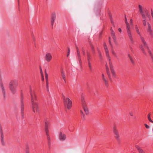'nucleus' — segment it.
<instances>
[{"mask_svg":"<svg viewBox=\"0 0 153 153\" xmlns=\"http://www.w3.org/2000/svg\"><path fill=\"white\" fill-rule=\"evenodd\" d=\"M138 7L139 12L142 16L143 25L146 26L147 24L148 27L146 29L147 31L149 34L151 36V38H153V30L152 28L151 25L149 22L146 23L147 18L149 20L150 19V16L149 11L146 9L143 10L142 7L140 5H139Z\"/></svg>","mask_w":153,"mask_h":153,"instance_id":"1","label":"nucleus"},{"mask_svg":"<svg viewBox=\"0 0 153 153\" xmlns=\"http://www.w3.org/2000/svg\"><path fill=\"white\" fill-rule=\"evenodd\" d=\"M104 47L105 51L106 56L108 57L109 60V64L110 69L111 71L112 76H111L110 72L109 70V68L107 64H106L105 65L106 69L107 71V74L110 80L112 81V79L115 78L116 77V74L115 71L114 70V66L112 63L111 61V59L109 54V52L106 45L105 43H104Z\"/></svg>","mask_w":153,"mask_h":153,"instance_id":"2","label":"nucleus"},{"mask_svg":"<svg viewBox=\"0 0 153 153\" xmlns=\"http://www.w3.org/2000/svg\"><path fill=\"white\" fill-rule=\"evenodd\" d=\"M30 89L33 111L34 113H38L39 111V103L36 102L37 100L36 95L34 91L32 90L31 86L30 87Z\"/></svg>","mask_w":153,"mask_h":153,"instance_id":"3","label":"nucleus"},{"mask_svg":"<svg viewBox=\"0 0 153 153\" xmlns=\"http://www.w3.org/2000/svg\"><path fill=\"white\" fill-rule=\"evenodd\" d=\"M125 22L126 25V31L130 41L131 43L133 44L134 43V39L131 33L129 24L127 22V20L126 16H125Z\"/></svg>","mask_w":153,"mask_h":153,"instance_id":"4","label":"nucleus"},{"mask_svg":"<svg viewBox=\"0 0 153 153\" xmlns=\"http://www.w3.org/2000/svg\"><path fill=\"white\" fill-rule=\"evenodd\" d=\"M64 105L68 109L71 108L72 106V102L68 98L66 97L63 95H62Z\"/></svg>","mask_w":153,"mask_h":153,"instance_id":"5","label":"nucleus"},{"mask_svg":"<svg viewBox=\"0 0 153 153\" xmlns=\"http://www.w3.org/2000/svg\"><path fill=\"white\" fill-rule=\"evenodd\" d=\"M18 85L17 81L13 80L11 81L9 83V88L13 94H15L16 92V87Z\"/></svg>","mask_w":153,"mask_h":153,"instance_id":"6","label":"nucleus"},{"mask_svg":"<svg viewBox=\"0 0 153 153\" xmlns=\"http://www.w3.org/2000/svg\"><path fill=\"white\" fill-rule=\"evenodd\" d=\"M135 30L137 34L139 35L141 41L143 43L144 46H146L147 48H148V46L147 45V43L145 41L144 38L141 36L140 33L139 31L137 25H136L135 26Z\"/></svg>","mask_w":153,"mask_h":153,"instance_id":"7","label":"nucleus"},{"mask_svg":"<svg viewBox=\"0 0 153 153\" xmlns=\"http://www.w3.org/2000/svg\"><path fill=\"white\" fill-rule=\"evenodd\" d=\"M81 102L83 109L85 114H88L89 113L88 108L86 105V103L84 98L82 97Z\"/></svg>","mask_w":153,"mask_h":153,"instance_id":"8","label":"nucleus"},{"mask_svg":"<svg viewBox=\"0 0 153 153\" xmlns=\"http://www.w3.org/2000/svg\"><path fill=\"white\" fill-rule=\"evenodd\" d=\"M113 131L115 135V138L117 140L119 141L120 140V136L117 129V127L115 126H114L113 127Z\"/></svg>","mask_w":153,"mask_h":153,"instance_id":"9","label":"nucleus"},{"mask_svg":"<svg viewBox=\"0 0 153 153\" xmlns=\"http://www.w3.org/2000/svg\"><path fill=\"white\" fill-rule=\"evenodd\" d=\"M45 58L47 62H50L52 59V56L51 53L50 52H47L45 55Z\"/></svg>","mask_w":153,"mask_h":153,"instance_id":"10","label":"nucleus"},{"mask_svg":"<svg viewBox=\"0 0 153 153\" xmlns=\"http://www.w3.org/2000/svg\"><path fill=\"white\" fill-rule=\"evenodd\" d=\"M56 18V13L53 12L52 13L51 19V23L52 26V28H53L55 22V20Z\"/></svg>","mask_w":153,"mask_h":153,"instance_id":"11","label":"nucleus"},{"mask_svg":"<svg viewBox=\"0 0 153 153\" xmlns=\"http://www.w3.org/2000/svg\"><path fill=\"white\" fill-rule=\"evenodd\" d=\"M102 79L103 82L105 83L106 86H108V81L107 78L103 74L102 75Z\"/></svg>","mask_w":153,"mask_h":153,"instance_id":"12","label":"nucleus"},{"mask_svg":"<svg viewBox=\"0 0 153 153\" xmlns=\"http://www.w3.org/2000/svg\"><path fill=\"white\" fill-rule=\"evenodd\" d=\"M50 122L49 121H46L45 122V131L46 133H49V127L50 126Z\"/></svg>","mask_w":153,"mask_h":153,"instance_id":"13","label":"nucleus"},{"mask_svg":"<svg viewBox=\"0 0 153 153\" xmlns=\"http://www.w3.org/2000/svg\"><path fill=\"white\" fill-rule=\"evenodd\" d=\"M66 138V135L61 132L59 134V139L61 140H64Z\"/></svg>","mask_w":153,"mask_h":153,"instance_id":"14","label":"nucleus"},{"mask_svg":"<svg viewBox=\"0 0 153 153\" xmlns=\"http://www.w3.org/2000/svg\"><path fill=\"white\" fill-rule=\"evenodd\" d=\"M0 131L1 134V141L2 144L4 145L5 143L4 141V134L1 126H0Z\"/></svg>","mask_w":153,"mask_h":153,"instance_id":"15","label":"nucleus"},{"mask_svg":"<svg viewBox=\"0 0 153 153\" xmlns=\"http://www.w3.org/2000/svg\"><path fill=\"white\" fill-rule=\"evenodd\" d=\"M21 112L22 116L23 117V111H24V104L23 103V98L22 97H21Z\"/></svg>","mask_w":153,"mask_h":153,"instance_id":"16","label":"nucleus"},{"mask_svg":"<svg viewBox=\"0 0 153 153\" xmlns=\"http://www.w3.org/2000/svg\"><path fill=\"white\" fill-rule=\"evenodd\" d=\"M110 30L112 37L114 41L115 42L116 40V37L115 35V33L114 30H113L112 27H111Z\"/></svg>","mask_w":153,"mask_h":153,"instance_id":"17","label":"nucleus"},{"mask_svg":"<svg viewBox=\"0 0 153 153\" xmlns=\"http://www.w3.org/2000/svg\"><path fill=\"white\" fill-rule=\"evenodd\" d=\"M0 86L1 88L2 93L3 94V95L4 97V98L5 99V90L4 88V87L3 86V84L2 83H1L0 84Z\"/></svg>","mask_w":153,"mask_h":153,"instance_id":"18","label":"nucleus"},{"mask_svg":"<svg viewBox=\"0 0 153 153\" xmlns=\"http://www.w3.org/2000/svg\"><path fill=\"white\" fill-rule=\"evenodd\" d=\"M45 77L46 81V86L47 89L48 91H49V88L48 86V75L46 73V71H45Z\"/></svg>","mask_w":153,"mask_h":153,"instance_id":"19","label":"nucleus"},{"mask_svg":"<svg viewBox=\"0 0 153 153\" xmlns=\"http://www.w3.org/2000/svg\"><path fill=\"white\" fill-rule=\"evenodd\" d=\"M46 134L47 136L48 144L49 146H50L51 143V138L49 136V133H46Z\"/></svg>","mask_w":153,"mask_h":153,"instance_id":"20","label":"nucleus"},{"mask_svg":"<svg viewBox=\"0 0 153 153\" xmlns=\"http://www.w3.org/2000/svg\"><path fill=\"white\" fill-rule=\"evenodd\" d=\"M144 47L145 48H146L148 49V51L149 55L151 57L152 60L153 61V55L152 54L150 50H149V47L148 46V48H147L146 46H144Z\"/></svg>","mask_w":153,"mask_h":153,"instance_id":"21","label":"nucleus"},{"mask_svg":"<svg viewBox=\"0 0 153 153\" xmlns=\"http://www.w3.org/2000/svg\"><path fill=\"white\" fill-rule=\"evenodd\" d=\"M87 57L88 62L91 61L92 60V57L91 56L90 53L88 51L87 52Z\"/></svg>","mask_w":153,"mask_h":153,"instance_id":"22","label":"nucleus"},{"mask_svg":"<svg viewBox=\"0 0 153 153\" xmlns=\"http://www.w3.org/2000/svg\"><path fill=\"white\" fill-rule=\"evenodd\" d=\"M77 55L79 59V63L80 65H81L82 62H81V57H80V52L79 51V50H78L77 51Z\"/></svg>","mask_w":153,"mask_h":153,"instance_id":"23","label":"nucleus"},{"mask_svg":"<svg viewBox=\"0 0 153 153\" xmlns=\"http://www.w3.org/2000/svg\"><path fill=\"white\" fill-rule=\"evenodd\" d=\"M137 149L139 153H145V152L140 147L137 146Z\"/></svg>","mask_w":153,"mask_h":153,"instance_id":"24","label":"nucleus"},{"mask_svg":"<svg viewBox=\"0 0 153 153\" xmlns=\"http://www.w3.org/2000/svg\"><path fill=\"white\" fill-rule=\"evenodd\" d=\"M62 73V76L63 78V79H64V81L65 83H66V80H65V75L63 71H62L61 72Z\"/></svg>","mask_w":153,"mask_h":153,"instance_id":"25","label":"nucleus"},{"mask_svg":"<svg viewBox=\"0 0 153 153\" xmlns=\"http://www.w3.org/2000/svg\"><path fill=\"white\" fill-rule=\"evenodd\" d=\"M91 48L93 53V54H95V49H94V48L93 45H91Z\"/></svg>","mask_w":153,"mask_h":153,"instance_id":"26","label":"nucleus"},{"mask_svg":"<svg viewBox=\"0 0 153 153\" xmlns=\"http://www.w3.org/2000/svg\"><path fill=\"white\" fill-rule=\"evenodd\" d=\"M148 118L149 121L151 123H153V121H152L150 117V114H148Z\"/></svg>","mask_w":153,"mask_h":153,"instance_id":"27","label":"nucleus"},{"mask_svg":"<svg viewBox=\"0 0 153 153\" xmlns=\"http://www.w3.org/2000/svg\"><path fill=\"white\" fill-rule=\"evenodd\" d=\"M88 66L89 69L90 70H91L92 69V67L91 65V61L89 62H88Z\"/></svg>","mask_w":153,"mask_h":153,"instance_id":"28","label":"nucleus"},{"mask_svg":"<svg viewBox=\"0 0 153 153\" xmlns=\"http://www.w3.org/2000/svg\"><path fill=\"white\" fill-rule=\"evenodd\" d=\"M97 51L100 58H101L102 57V55L101 54V52L98 48H97Z\"/></svg>","mask_w":153,"mask_h":153,"instance_id":"29","label":"nucleus"},{"mask_svg":"<svg viewBox=\"0 0 153 153\" xmlns=\"http://www.w3.org/2000/svg\"><path fill=\"white\" fill-rule=\"evenodd\" d=\"M112 53L114 55V56L115 57H116V58H117V56L116 53L113 50L112 51Z\"/></svg>","mask_w":153,"mask_h":153,"instance_id":"30","label":"nucleus"},{"mask_svg":"<svg viewBox=\"0 0 153 153\" xmlns=\"http://www.w3.org/2000/svg\"><path fill=\"white\" fill-rule=\"evenodd\" d=\"M140 48L142 51L143 52V53H145V52L144 49L143 45H141L140 46Z\"/></svg>","mask_w":153,"mask_h":153,"instance_id":"31","label":"nucleus"},{"mask_svg":"<svg viewBox=\"0 0 153 153\" xmlns=\"http://www.w3.org/2000/svg\"><path fill=\"white\" fill-rule=\"evenodd\" d=\"M80 113L81 114H82V117L83 119H84V114L82 112V110H81L80 111Z\"/></svg>","mask_w":153,"mask_h":153,"instance_id":"32","label":"nucleus"},{"mask_svg":"<svg viewBox=\"0 0 153 153\" xmlns=\"http://www.w3.org/2000/svg\"><path fill=\"white\" fill-rule=\"evenodd\" d=\"M70 48H68V52H67V57H68L69 55V54H70Z\"/></svg>","mask_w":153,"mask_h":153,"instance_id":"33","label":"nucleus"},{"mask_svg":"<svg viewBox=\"0 0 153 153\" xmlns=\"http://www.w3.org/2000/svg\"><path fill=\"white\" fill-rule=\"evenodd\" d=\"M129 48H130V50L131 51V52H133V47H132V45H129Z\"/></svg>","mask_w":153,"mask_h":153,"instance_id":"34","label":"nucleus"},{"mask_svg":"<svg viewBox=\"0 0 153 153\" xmlns=\"http://www.w3.org/2000/svg\"><path fill=\"white\" fill-rule=\"evenodd\" d=\"M130 60L131 63L133 64H134V62L133 59L132 58H131Z\"/></svg>","mask_w":153,"mask_h":153,"instance_id":"35","label":"nucleus"},{"mask_svg":"<svg viewBox=\"0 0 153 153\" xmlns=\"http://www.w3.org/2000/svg\"><path fill=\"white\" fill-rule=\"evenodd\" d=\"M129 114L131 116H133V113L132 111L130 112Z\"/></svg>","mask_w":153,"mask_h":153,"instance_id":"36","label":"nucleus"},{"mask_svg":"<svg viewBox=\"0 0 153 153\" xmlns=\"http://www.w3.org/2000/svg\"><path fill=\"white\" fill-rule=\"evenodd\" d=\"M40 73L42 75V76H43V73H42V69L41 68H40Z\"/></svg>","mask_w":153,"mask_h":153,"instance_id":"37","label":"nucleus"},{"mask_svg":"<svg viewBox=\"0 0 153 153\" xmlns=\"http://www.w3.org/2000/svg\"><path fill=\"white\" fill-rule=\"evenodd\" d=\"M145 127H146L147 128H149V126H148L146 124H145Z\"/></svg>","mask_w":153,"mask_h":153,"instance_id":"38","label":"nucleus"},{"mask_svg":"<svg viewBox=\"0 0 153 153\" xmlns=\"http://www.w3.org/2000/svg\"><path fill=\"white\" fill-rule=\"evenodd\" d=\"M130 22H131V25L132 26L133 25V20L132 19H131L130 20Z\"/></svg>","mask_w":153,"mask_h":153,"instance_id":"39","label":"nucleus"},{"mask_svg":"<svg viewBox=\"0 0 153 153\" xmlns=\"http://www.w3.org/2000/svg\"><path fill=\"white\" fill-rule=\"evenodd\" d=\"M118 31L121 33L122 32V30L120 28L118 29Z\"/></svg>","mask_w":153,"mask_h":153,"instance_id":"40","label":"nucleus"},{"mask_svg":"<svg viewBox=\"0 0 153 153\" xmlns=\"http://www.w3.org/2000/svg\"><path fill=\"white\" fill-rule=\"evenodd\" d=\"M82 52H83V55H85V51H84V50H82Z\"/></svg>","mask_w":153,"mask_h":153,"instance_id":"41","label":"nucleus"},{"mask_svg":"<svg viewBox=\"0 0 153 153\" xmlns=\"http://www.w3.org/2000/svg\"><path fill=\"white\" fill-rule=\"evenodd\" d=\"M109 43L111 45V41H110V37H109Z\"/></svg>","mask_w":153,"mask_h":153,"instance_id":"42","label":"nucleus"},{"mask_svg":"<svg viewBox=\"0 0 153 153\" xmlns=\"http://www.w3.org/2000/svg\"><path fill=\"white\" fill-rule=\"evenodd\" d=\"M128 57H129V59H130V58H132L131 57V56L130 55V54H128Z\"/></svg>","mask_w":153,"mask_h":153,"instance_id":"43","label":"nucleus"},{"mask_svg":"<svg viewBox=\"0 0 153 153\" xmlns=\"http://www.w3.org/2000/svg\"><path fill=\"white\" fill-rule=\"evenodd\" d=\"M110 19H111V23L112 24H113V21H112V19H111V18L110 17Z\"/></svg>","mask_w":153,"mask_h":153,"instance_id":"44","label":"nucleus"},{"mask_svg":"<svg viewBox=\"0 0 153 153\" xmlns=\"http://www.w3.org/2000/svg\"><path fill=\"white\" fill-rule=\"evenodd\" d=\"M76 49H77V51L78 50H79L78 47L77 46H76Z\"/></svg>","mask_w":153,"mask_h":153,"instance_id":"45","label":"nucleus"},{"mask_svg":"<svg viewBox=\"0 0 153 153\" xmlns=\"http://www.w3.org/2000/svg\"><path fill=\"white\" fill-rule=\"evenodd\" d=\"M42 80H43H43H44V77H43V76H42Z\"/></svg>","mask_w":153,"mask_h":153,"instance_id":"46","label":"nucleus"},{"mask_svg":"<svg viewBox=\"0 0 153 153\" xmlns=\"http://www.w3.org/2000/svg\"><path fill=\"white\" fill-rule=\"evenodd\" d=\"M26 153H29V152L28 150L26 151Z\"/></svg>","mask_w":153,"mask_h":153,"instance_id":"47","label":"nucleus"},{"mask_svg":"<svg viewBox=\"0 0 153 153\" xmlns=\"http://www.w3.org/2000/svg\"><path fill=\"white\" fill-rule=\"evenodd\" d=\"M18 1H19V0H18Z\"/></svg>","mask_w":153,"mask_h":153,"instance_id":"48","label":"nucleus"}]
</instances>
